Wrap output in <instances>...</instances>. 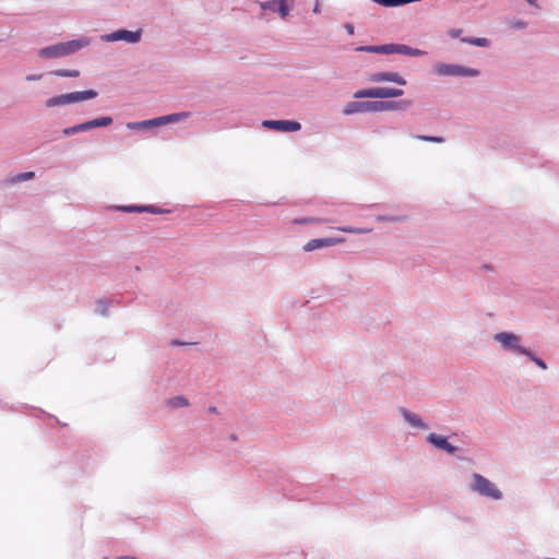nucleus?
Wrapping results in <instances>:
<instances>
[{"mask_svg":"<svg viewBox=\"0 0 559 559\" xmlns=\"http://www.w3.org/2000/svg\"><path fill=\"white\" fill-rule=\"evenodd\" d=\"M88 45V40L85 38L74 39L66 43H59L57 45L41 48L38 55L43 58L52 59L74 53L75 51L84 48Z\"/></svg>","mask_w":559,"mask_h":559,"instance_id":"1","label":"nucleus"},{"mask_svg":"<svg viewBox=\"0 0 559 559\" xmlns=\"http://www.w3.org/2000/svg\"><path fill=\"white\" fill-rule=\"evenodd\" d=\"M472 477L473 484L471 488L473 491L492 500H499L502 498L501 491L489 479L477 473L473 474Z\"/></svg>","mask_w":559,"mask_h":559,"instance_id":"2","label":"nucleus"},{"mask_svg":"<svg viewBox=\"0 0 559 559\" xmlns=\"http://www.w3.org/2000/svg\"><path fill=\"white\" fill-rule=\"evenodd\" d=\"M190 117L189 112H178V114H171L162 116L158 118L144 120L140 122H129L127 127L129 129H144V128H151V127H160L167 123L178 122L181 120H185Z\"/></svg>","mask_w":559,"mask_h":559,"instance_id":"3","label":"nucleus"},{"mask_svg":"<svg viewBox=\"0 0 559 559\" xmlns=\"http://www.w3.org/2000/svg\"><path fill=\"white\" fill-rule=\"evenodd\" d=\"M403 90L391 87H372L359 90L354 94L355 98H391L403 95Z\"/></svg>","mask_w":559,"mask_h":559,"instance_id":"4","label":"nucleus"},{"mask_svg":"<svg viewBox=\"0 0 559 559\" xmlns=\"http://www.w3.org/2000/svg\"><path fill=\"white\" fill-rule=\"evenodd\" d=\"M412 106V102L408 99H402L399 102H368V112H380V111H389V110H405Z\"/></svg>","mask_w":559,"mask_h":559,"instance_id":"5","label":"nucleus"},{"mask_svg":"<svg viewBox=\"0 0 559 559\" xmlns=\"http://www.w3.org/2000/svg\"><path fill=\"white\" fill-rule=\"evenodd\" d=\"M435 73L441 76L444 75H462V76H476L478 71L471 68H464L453 64L438 63L433 68Z\"/></svg>","mask_w":559,"mask_h":559,"instance_id":"6","label":"nucleus"},{"mask_svg":"<svg viewBox=\"0 0 559 559\" xmlns=\"http://www.w3.org/2000/svg\"><path fill=\"white\" fill-rule=\"evenodd\" d=\"M111 123H112L111 117H100V118H96V119H93V120H90V121H86V122H83V123H80V124H76V126H73L70 128H66L62 132L64 135H71L73 133L81 132V131H87V130H91L94 128L107 127Z\"/></svg>","mask_w":559,"mask_h":559,"instance_id":"7","label":"nucleus"},{"mask_svg":"<svg viewBox=\"0 0 559 559\" xmlns=\"http://www.w3.org/2000/svg\"><path fill=\"white\" fill-rule=\"evenodd\" d=\"M142 32L135 31H127V29H119L116 32H112L110 34L105 35L103 38L106 41H118V40H124L127 43H138L141 39Z\"/></svg>","mask_w":559,"mask_h":559,"instance_id":"8","label":"nucleus"},{"mask_svg":"<svg viewBox=\"0 0 559 559\" xmlns=\"http://www.w3.org/2000/svg\"><path fill=\"white\" fill-rule=\"evenodd\" d=\"M262 124L265 128L282 132H295L301 128L299 122L290 120H265Z\"/></svg>","mask_w":559,"mask_h":559,"instance_id":"9","label":"nucleus"},{"mask_svg":"<svg viewBox=\"0 0 559 559\" xmlns=\"http://www.w3.org/2000/svg\"><path fill=\"white\" fill-rule=\"evenodd\" d=\"M344 238H320V239H311L304 246V250L309 252L316 249H320L323 247H331L338 243H342Z\"/></svg>","mask_w":559,"mask_h":559,"instance_id":"10","label":"nucleus"},{"mask_svg":"<svg viewBox=\"0 0 559 559\" xmlns=\"http://www.w3.org/2000/svg\"><path fill=\"white\" fill-rule=\"evenodd\" d=\"M495 340L499 342L506 349H515L518 352L520 337L513 333L501 332L495 335Z\"/></svg>","mask_w":559,"mask_h":559,"instance_id":"11","label":"nucleus"},{"mask_svg":"<svg viewBox=\"0 0 559 559\" xmlns=\"http://www.w3.org/2000/svg\"><path fill=\"white\" fill-rule=\"evenodd\" d=\"M373 82H393L400 85H405L406 81L395 72H378L371 76Z\"/></svg>","mask_w":559,"mask_h":559,"instance_id":"12","label":"nucleus"},{"mask_svg":"<svg viewBox=\"0 0 559 559\" xmlns=\"http://www.w3.org/2000/svg\"><path fill=\"white\" fill-rule=\"evenodd\" d=\"M396 44H388V45H380V46H360L357 47V51H366V52H374V53H396Z\"/></svg>","mask_w":559,"mask_h":559,"instance_id":"13","label":"nucleus"},{"mask_svg":"<svg viewBox=\"0 0 559 559\" xmlns=\"http://www.w3.org/2000/svg\"><path fill=\"white\" fill-rule=\"evenodd\" d=\"M428 441L432 443L435 447L447 451L448 453L452 454L456 451V448L450 444L448 440L442 436L430 433L428 436Z\"/></svg>","mask_w":559,"mask_h":559,"instance_id":"14","label":"nucleus"},{"mask_svg":"<svg viewBox=\"0 0 559 559\" xmlns=\"http://www.w3.org/2000/svg\"><path fill=\"white\" fill-rule=\"evenodd\" d=\"M69 103H79L87 99H93L97 96V92L94 90H87L82 92L68 93Z\"/></svg>","mask_w":559,"mask_h":559,"instance_id":"15","label":"nucleus"},{"mask_svg":"<svg viewBox=\"0 0 559 559\" xmlns=\"http://www.w3.org/2000/svg\"><path fill=\"white\" fill-rule=\"evenodd\" d=\"M367 106L368 102H350L344 107L343 114L352 115L356 112H368Z\"/></svg>","mask_w":559,"mask_h":559,"instance_id":"16","label":"nucleus"},{"mask_svg":"<svg viewBox=\"0 0 559 559\" xmlns=\"http://www.w3.org/2000/svg\"><path fill=\"white\" fill-rule=\"evenodd\" d=\"M396 53L405 55V56H412V57H418L424 56L426 52L424 50L412 48L406 45L396 44Z\"/></svg>","mask_w":559,"mask_h":559,"instance_id":"17","label":"nucleus"},{"mask_svg":"<svg viewBox=\"0 0 559 559\" xmlns=\"http://www.w3.org/2000/svg\"><path fill=\"white\" fill-rule=\"evenodd\" d=\"M118 211H122V212H128V213H131V212H138V213H141V212H150V213H160L159 210H156L155 207L153 206H135V205H129V206H118L116 207Z\"/></svg>","mask_w":559,"mask_h":559,"instance_id":"18","label":"nucleus"},{"mask_svg":"<svg viewBox=\"0 0 559 559\" xmlns=\"http://www.w3.org/2000/svg\"><path fill=\"white\" fill-rule=\"evenodd\" d=\"M403 416L406 419V421L409 423V425H412L413 427L420 428V429L426 428L425 424L420 420V418L417 415H415L406 409H403Z\"/></svg>","mask_w":559,"mask_h":559,"instance_id":"19","label":"nucleus"},{"mask_svg":"<svg viewBox=\"0 0 559 559\" xmlns=\"http://www.w3.org/2000/svg\"><path fill=\"white\" fill-rule=\"evenodd\" d=\"M68 97H69L68 94L53 96L46 102V107L50 108V107H56V106L68 105V104H70Z\"/></svg>","mask_w":559,"mask_h":559,"instance_id":"20","label":"nucleus"},{"mask_svg":"<svg viewBox=\"0 0 559 559\" xmlns=\"http://www.w3.org/2000/svg\"><path fill=\"white\" fill-rule=\"evenodd\" d=\"M462 41L469 44V45L478 46V47H488L489 46V40L487 38H483V37L463 38Z\"/></svg>","mask_w":559,"mask_h":559,"instance_id":"21","label":"nucleus"},{"mask_svg":"<svg viewBox=\"0 0 559 559\" xmlns=\"http://www.w3.org/2000/svg\"><path fill=\"white\" fill-rule=\"evenodd\" d=\"M34 177H35L34 171L22 173V174H19L16 176L12 177L11 179H9V182H11V183L21 182V181L33 179Z\"/></svg>","mask_w":559,"mask_h":559,"instance_id":"22","label":"nucleus"},{"mask_svg":"<svg viewBox=\"0 0 559 559\" xmlns=\"http://www.w3.org/2000/svg\"><path fill=\"white\" fill-rule=\"evenodd\" d=\"M167 404L171 407H186L188 406V401L186 397L183 396H176V397H173L170 399Z\"/></svg>","mask_w":559,"mask_h":559,"instance_id":"23","label":"nucleus"},{"mask_svg":"<svg viewBox=\"0 0 559 559\" xmlns=\"http://www.w3.org/2000/svg\"><path fill=\"white\" fill-rule=\"evenodd\" d=\"M336 229L340 231L349 233V234H368L371 231L370 228H355V227H337Z\"/></svg>","mask_w":559,"mask_h":559,"instance_id":"24","label":"nucleus"},{"mask_svg":"<svg viewBox=\"0 0 559 559\" xmlns=\"http://www.w3.org/2000/svg\"><path fill=\"white\" fill-rule=\"evenodd\" d=\"M56 76L76 78L80 72L78 70H56L51 72Z\"/></svg>","mask_w":559,"mask_h":559,"instance_id":"25","label":"nucleus"},{"mask_svg":"<svg viewBox=\"0 0 559 559\" xmlns=\"http://www.w3.org/2000/svg\"><path fill=\"white\" fill-rule=\"evenodd\" d=\"M419 141L432 142V143H442L444 140L441 136H431V135H416L415 136Z\"/></svg>","mask_w":559,"mask_h":559,"instance_id":"26","label":"nucleus"},{"mask_svg":"<svg viewBox=\"0 0 559 559\" xmlns=\"http://www.w3.org/2000/svg\"><path fill=\"white\" fill-rule=\"evenodd\" d=\"M325 221L322 218L317 217H305V218H298L295 221L297 224H318V223H324Z\"/></svg>","mask_w":559,"mask_h":559,"instance_id":"27","label":"nucleus"},{"mask_svg":"<svg viewBox=\"0 0 559 559\" xmlns=\"http://www.w3.org/2000/svg\"><path fill=\"white\" fill-rule=\"evenodd\" d=\"M292 5L285 2H280V14L282 17H286L289 13Z\"/></svg>","mask_w":559,"mask_h":559,"instance_id":"28","label":"nucleus"},{"mask_svg":"<svg viewBox=\"0 0 559 559\" xmlns=\"http://www.w3.org/2000/svg\"><path fill=\"white\" fill-rule=\"evenodd\" d=\"M518 353L527 356L531 360H533V358H536L530 350L522 346L518 347Z\"/></svg>","mask_w":559,"mask_h":559,"instance_id":"29","label":"nucleus"},{"mask_svg":"<svg viewBox=\"0 0 559 559\" xmlns=\"http://www.w3.org/2000/svg\"><path fill=\"white\" fill-rule=\"evenodd\" d=\"M462 34V29L460 28H452L449 31V35L452 37V38H456L459 37L460 35Z\"/></svg>","mask_w":559,"mask_h":559,"instance_id":"30","label":"nucleus"},{"mask_svg":"<svg viewBox=\"0 0 559 559\" xmlns=\"http://www.w3.org/2000/svg\"><path fill=\"white\" fill-rule=\"evenodd\" d=\"M533 361L544 370L547 368L545 361L539 358H533Z\"/></svg>","mask_w":559,"mask_h":559,"instance_id":"31","label":"nucleus"},{"mask_svg":"<svg viewBox=\"0 0 559 559\" xmlns=\"http://www.w3.org/2000/svg\"><path fill=\"white\" fill-rule=\"evenodd\" d=\"M512 26L515 27V28H524L526 26V24L524 22H522V21H518V22H514L512 24Z\"/></svg>","mask_w":559,"mask_h":559,"instance_id":"32","label":"nucleus"},{"mask_svg":"<svg viewBox=\"0 0 559 559\" xmlns=\"http://www.w3.org/2000/svg\"><path fill=\"white\" fill-rule=\"evenodd\" d=\"M345 28L349 35L354 34V26L352 24H346Z\"/></svg>","mask_w":559,"mask_h":559,"instance_id":"33","label":"nucleus"},{"mask_svg":"<svg viewBox=\"0 0 559 559\" xmlns=\"http://www.w3.org/2000/svg\"><path fill=\"white\" fill-rule=\"evenodd\" d=\"M320 5H321L320 0H317L316 4H314V8H313V12L314 13H319L320 12Z\"/></svg>","mask_w":559,"mask_h":559,"instance_id":"34","label":"nucleus"},{"mask_svg":"<svg viewBox=\"0 0 559 559\" xmlns=\"http://www.w3.org/2000/svg\"><path fill=\"white\" fill-rule=\"evenodd\" d=\"M40 78H41V75H40V74H39V75H37V76L32 75V76H27V80H36V79H40Z\"/></svg>","mask_w":559,"mask_h":559,"instance_id":"35","label":"nucleus"},{"mask_svg":"<svg viewBox=\"0 0 559 559\" xmlns=\"http://www.w3.org/2000/svg\"><path fill=\"white\" fill-rule=\"evenodd\" d=\"M531 5H537V0H526Z\"/></svg>","mask_w":559,"mask_h":559,"instance_id":"36","label":"nucleus"},{"mask_svg":"<svg viewBox=\"0 0 559 559\" xmlns=\"http://www.w3.org/2000/svg\"><path fill=\"white\" fill-rule=\"evenodd\" d=\"M117 559H138L135 557H130V556H124V557H119Z\"/></svg>","mask_w":559,"mask_h":559,"instance_id":"37","label":"nucleus"},{"mask_svg":"<svg viewBox=\"0 0 559 559\" xmlns=\"http://www.w3.org/2000/svg\"><path fill=\"white\" fill-rule=\"evenodd\" d=\"M280 2H285V3H288V4H293L294 0H280Z\"/></svg>","mask_w":559,"mask_h":559,"instance_id":"38","label":"nucleus"}]
</instances>
